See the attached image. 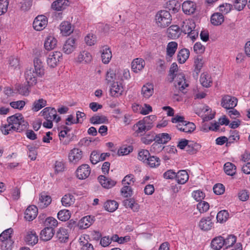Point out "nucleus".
Wrapping results in <instances>:
<instances>
[{
    "label": "nucleus",
    "instance_id": "obj_1",
    "mask_svg": "<svg viewBox=\"0 0 250 250\" xmlns=\"http://www.w3.org/2000/svg\"><path fill=\"white\" fill-rule=\"evenodd\" d=\"M44 75V69L41 60L34 59V68H27L24 72V78L28 86H34L38 83V79Z\"/></svg>",
    "mask_w": 250,
    "mask_h": 250
},
{
    "label": "nucleus",
    "instance_id": "obj_2",
    "mask_svg": "<svg viewBox=\"0 0 250 250\" xmlns=\"http://www.w3.org/2000/svg\"><path fill=\"white\" fill-rule=\"evenodd\" d=\"M172 21V17L169 12L161 10L155 15V21L157 26L161 28L168 26Z\"/></svg>",
    "mask_w": 250,
    "mask_h": 250
},
{
    "label": "nucleus",
    "instance_id": "obj_3",
    "mask_svg": "<svg viewBox=\"0 0 250 250\" xmlns=\"http://www.w3.org/2000/svg\"><path fill=\"white\" fill-rule=\"evenodd\" d=\"M7 122L14 126L16 131L19 132L25 130L28 126V123L24 120L22 115L19 113L8 117Z\"/></svg>",
    "mask_w": 250,
    "mask_h": 250
},
{
    "label": "nucleus",
    "instance_id": "obj_4",
    "mask_svg": "<svg viewBox=\"0 0 250 250\" xmlns=\"http://www.w3.org/2000/svg\"><path fill=\"white\" fill-rule=\"evenodd\" d=\"M62 53L60 51L51 52L47 57L46 62L47 65L50 68L56 67L62 60Z\"/></svg>",
    "mask_w": 250,
    "mask_h": 250
},
{
    "label": "nucleus",
    "instance_id": "obj_5",
    "mask_svg": "<svg viewBox=\"0 0 250 250\" xmlns=\"http://www.w3.org/2000/svg\"><path fill=\"white\" fill-rule=\"evenodd\" d=\"M177 146L181 149L186 147L187 151L192 154L196 153L201 147L199 144L189 142L186 139L180 141Z\"/></svg>",
    "mask_w": 250,
    "mask_h": 250
},
{
    "label": "nucleus",
    "instance_id": "obj_6",
    "mask_svg": "<svg viewBox=\"0 0 250 250\" xmlns=\"http://www.w3.org/2000/svg\"><path fill=\"white\" fill-rule=\"evenodd\" d=\"M41 113L45 120H51L56 123H58L61 120L60 117L58 116L57 111L54 108L45 107L41 111Z\"/></svg>",
    "mask_w": 250,
    "mask_h": 250
},
{
    "label": "nucleus",
    "instance_id": "obj_7",
    "mask_svg": "<svg viewBox=\"0 0 250 250\" xmlns=\"http://www.w3.org/2000/svg\"><path fill=\"white\" fill-rule=\"evenodd\" d=\"M174 84L175 88L178 89L180 91L183 90L188 86L185 75L182 73H179L175 77Z\"/></svg>",
    "mask_w": 250,
    "mask_h": 250
},
{
    "label": "nucleus",
    "instance_id": "obj_8",
    "mask_svg": "<svg viewBox=\"0 0 250 250\" xmlns=\"http://www.w3.org/2000/svg\"><path fill=\"white\" fill-rule=\"evenodd\" d=\"M47 21V19L45 16L39 15L35 19L33 26L36 30L41 31L46 26Z\"/></svg>",
    "mask_w": 250,
    "mask_h": 250
},
{
    "label": "nucleus",
    "instance_id": "obj_9",
    "mask_svg": "<svg viewBox=\"0 0 250 250\" xmlns=\"http://www.w3.org/2000/svg\"><path fill=\"white\" fill-rule=\"evenodd\" d=\"M237 104V99L229 95H226L222 99L221 105L226 109H231L235 107Z\"/></svg>",
    "mask_w": 250,
    "mask_h": 250
},
{
    "label": "nucleus",
    "instance_id": "obj_10",
    "mask_svg": "<svg viewBox=\"0 0 250 250\" xmlns=\"http://www.w3.org/2000/svg\"><path fill=\"white\" fill-rule=\"evenodd\" d=\"M76 39L70 37L65 41L62 47V51L66 54H70L76 49Z\"/></svg>",
    "mask_w": 250,
    "mask_h": 250
},
{
    "label": "nucleus",
    "instance_id": "obj_11",
    "mask_svg": "<svg viewBox=\"0 0 250 250\" xmlns=\"http://www.w3.org/2000/svg\"><path fill=\"white\" fill-rule=\"evenodd\" d=\"M90 172V167L87 164H83L76 170L77 177L79 179H85L89 176Z\"/></svg>",
    "mask_w": 250,
    "mask_h": 250
},
{
    "label": "nucleus",
    "instance_id": "obj_12",
    "mask_svg": "<svg viewBox=\"0 0 250 250\" xmlns=\"http://www.w3.org/2000/svg\"><path fill=\"white\" fill-rule=\"evenodd\" d=\"M176 126L180 131L187 133H192L196 128V125L194 123L187 121L183 122L182 124L177 125Z\"/></svg>",
    "mask_w": 250,
    "mask_h": 250
},
{
    "label": "nucleus",
    "instance_id": "obj_13",
    "mask_svg": "<svg viewBox=\"0 0 250 250\" xmlns=\"http://www.w3.org/2000/svg\"><path fill=\"white\" fill-rule=\"evenodd\" d=\"M124 87L122 83L114 82L111 85L110 93L111 96L118 97L123 94Z\"/></svg>",
    "mask_w": 250,
    "mask_h": 250
},
{
    "label": "nucleus",
    "instance_id": "obj_14",
    "mask_svg": "<svg viewBox=\"0 0 250 250\" xmlns=\"http://www.w3.org/2000/svg\"><path fill=\"white\" fill-rule=\"evenodd\" d=\"M77 62L81 63H88L92 60L91 53L86 50L81 51L76 58Z\"/></svg>",
    "mask_w": 250,
    "mask_h": 250
},
{
    "label": "nucleus",
    "instance_id": "obj_15",
    "mask_svg": "<svg viewBox=\"0 0 250 250\" xmlns=\"http://www.w3.org/2000/svg\"><path fill=\"white\" fill-rule=\"evenodd\" d=\"M71 129L66 125L62 127V129L59 133V136L61 143L63 145H67L70 143V140L68 132Z\"/></svg>",
    "mask_w": 250,
    "mask_h": 250
},
{
    "label": "nucleus",
    "instance_id": "obj_16",
    "mask_svg": "<svg viewBox=\"0 0 250 250\" xmlns=\"http://www.w3.org/2000/svg\"><path fill=\"white\" fill-rule=\"evenodd\" d=\"M196 9V4L192 1L187 0L182 4V10L187 15L193 14Z\"/></svg>",
    "mask_w": 250,
    "mask_h": 250
},
{
    "label": "nucleus",
    "instance_id": "obj_17",
    "mask_svg": "<svg viewBox=\"0 0 250 250\" xmlns=\"http://www.w3.org/2000/svg\"><path fill=\"white\" fill-rule=\"evenodd\" d=\"M170 140V137L168 134L166 133H160L155 137V140L156 142L153 144L152 146L153 148L159 147L160 144H164L168 142Z\"/></svg>",
    "mask_w": 250,
    "mask_h": 250
},
{
    "label": "nucleus",
    "instance_id": "obj_18",
    "mask_svg": "<svg viewBox=\"0 0 250 250\" xmlns=\"http://www.w3.org/2000/svg\"><path fill=\"white\" fill-rule=\"evenodd\" d=\"M55 230L52 227H45L40 233L41 239L44 241L50 240L54 236Z\"/></svg>",
    "mask_w": 250,
    "mask_h": 250
},
{
    "label": "nucleus",
    "instance_id": "obj_19",
    "mask_svg": "<svg viewBox=\"0 0 250 250\" xmlns=\"http://www.w3.org/2000/svg\"><path fill=\"white\" fill-rule=\"evenodd\" d=\"M38 214V208L34 205L29 206L25 211V219L28 221H32Z\"/></svg>",
    "mask_w": 250,
    "mask_h": 250
},
{
    "label": "nucleus",
    "instance_id": "obj_20",
    "mask_svg": "<svg viewBox=\"0 0 250 250\" xmlns=\"http://www.w3.org/2000/svg\"><path fill=\"white\" fill-rule=\"evenodd\" d=\"M83 152L78 148H73L68 155V159L70 162L76 163L82 158Z\"/></svg>",
    "mask_w": 250,
    "mask_h": 250
},
{
    "label": "nucleus",
    "instance_id": "obj_21",
    "mask_svg": "<svg viewBox=\"0 0 250 250\" xmlns=\"http://www.w3.org/2000/svg\"><path fill=\"white\" fill-rule=\"evenodd\" d=\"M154 93V85L152 83H147L142 87L141 94L144 98L149 99Z\"/></svg>",
    "mask_w": 250,
    "mask_h": 250
},
{
    "label": "nucleus",
    "instance_id": "obj_22",
    "mask_svg": "<svg viewBox=\"0 0 250 250\" xmlns=\"http://www.w3.org/2000/svg\"><path fill=\"white\" fill-rule=\"evenodd\" d=\"M195 27V23L192 20H186L181 24V31L185 34L189 33V32H191Z\"/></svg>",
    "mask_w": 250,
    "mask_h": 250
},
{
    "label": "nucleus",
    "instance_id": "obj_23",
    "mask_svg": "<svg viewBox=\"0 0 250 250\" xmlns=\"http://www.w3.org/2000/svg\"><path fill=\"white\" fill-rule=\"evenodd\" d=\"M133 128L137 133L144 134L151 129V126L147 125L143 121L140 120L133 126Z\"/></svg>",
    "mask_w": 250,
    "mask_h": 250
},
{
    "label": "nucleus",
    "instance_id": "obj_24",
    "mask_svg": "<svg viewBox=\"0 0 250 250\" xmlns=\"http://www.w3.org/2000/svg\"><path fill=\"white\" fill-rule=\"evenodd\" d=\"M52 201L51 196L46 195L44 193H42L40 195L39 201L38 205L41 208H44L49 206Z\"/></svg>",
    "mask_w": 250,
    "mask_h": 250
},
{
    "label": "nucleus",
    "instance_id": "obj_25",
    "mask_svg": "<svg viewBox=\"0 0 250 250\" xmlns=\"http://www.w3.org/2000/svg\"><path fill=\"white\" fill-rule=\"evenodd\" d=\"M98 179L103 187L107 189L112 188L116 183L115 181L106 178L104 175L99 176Z\"/></svg>",
    "mask_w": 250,
    "mask_h": 250
},
{
    "label": "nucleus",
    "instance_id": "obj_26",
    "mask_svg": "<svg viewBox=\"0 0 250 250\" xmlns=\"http://www.w3.org/2000/svg\"><path fill=\"white\" fill-rule=\"evenodd\" d=\"M145 66V62L142 58L134 59L131 63V68L135 73H138L141 71Z\"/></svg>",
    "mask_w": 250,
    "mask_h": 250
},
{
    "label": "nucleus",
    "instance_id": "obj_27",
    "mask_svg": "<svg viewBox=\"0 0 250 250\" xmlns=\"http://www.w3.org/2000/svg\"><path fill=\"white\" fill-rule=\"evenodd\" d=\"M102 62L104 64L109 62L112 58V53L110 49L107 46H104L101 50Z\"/></svg>",
    "mask_w": 250,
    "mask_h": 250
},
{
    "label": "nucleus",
    "instance_id": "obj_28",
    "mask_svg": "<svg viewBox=\"0 0 250 250\" xmlns=\"http://www.w3.org/2000/svg\"><path fill=\"white\" fill-rule=\"evenodd\" d=\"M57 44V39L54 37L50 35L46 37L44 42V46L46 50L50 51L56 47Z\"/></svg>",
    "mask_w": 250,
    "mask_h": 250
},
{
    "label": "nucleus",
    "instance_id": "obj_29",
    "mask_svg": "<svg viewBox=\"0 0 250 250\" xmlns=\"http://www.w3.org/2000/svg\"><path fill=\"white\" fill-rule=\"evenodd\" d=\"M213 223L209 217L203 218L199 223V227L203 230H210L213 227Z\"/></svg>",
    "mask_w": 250,
    "mask_h": 250
},
{
    "label": "nucleus",
    "instance_id": "obj_30",
    "mask_svg": "<svg viewBox=\"0 0 250 250\" xmlns=\"http://www.w3.org/2000/svg\"><path fill=\"white\" fill-rule=\"evenodd\" d=\"M61 32L62 35L69 36L73 31L71 24L68 21H63L60 25Z\"/></svg>",
    "mask_w": 250,
    "mask_h": 250
},
{
    "label": "nucleus",
    "instance_id": "obj_31",
    "mask_svg": "<svg viewBox=\"0 0 250 250\" xmlns=\"http://www.w3.org/2000/svg\"><path fill=\"white\" fill-rule=\"evenodd\" d=\"M178 47L175 42H171L167 44V60L170 61L171 58L174 55Z\"/></svg>",
    "mask_w": 250,
    "mask_h": 250
},
{
    "label": "nucleus",
    "instance_id": "obj_32",
    "mask_svg": "<svg viewBox=\"0 0 250 250\" xmlns=\"http://www.w3.org/2000/svg\"><path fill=\"white\" fill-rule=\"evenodd\" d=\"M68 5V0H57L54 1L52 4V8L56 11H62Z\"/></svg>",
    "mask_w": 250,
    "mask_h": 250
},
{
    "label": "nucleus",
    "instance_id": "obj_33",
    "mask_svg": "<svg viewBox=\"0 0 250 250\" xmlns=\"http://www.w3.org/2000/svg\"><path fill=\"white\" fill-rule=\"evenodd\" d=\"M180 35V29L178 25H173L167 29L168 37L172 39L178 38Z\"/></svg>",
    "mask_w": 250,
    "mask_h": 250
},
{
    "label": "nucleus",
    "instance_id": "obj_34",
    "mask_svg": "<svg viewBox=\"0 0 250 250\" xmlns=\"http://www.w3.org/2000/svg\"><path fill=\"white\" fill-rule=\"evenodd\" d=\"M9 69L14 70L19 69L21 67L20 61L18 57L11 56L8 59Z\"/></svg>",
    "mask_w": 250,
    "mask_h": 250
},
{
    "label": "nucleus",
    "instance_id": "obj_35",
    "mask_svg": "<svg viewBox=\"0 0 250 250\" xmlns=\"http://www.w3.org/2000/svg\"><path fill=\"white\" fill-rule=\"evenodd\" d=\"M211 246L215 250L221 249L222 247H224V238L220 236L215 237L211 241Z\"/></svg>",
    "mask_w": 250,
    "mask_h": 250
},
{
    "label": "nucleus",
    "instance_id": "obj_36",
    "mask_svg": "<svg viewBox=\"0 0 250 250\" xmlns=\"http://www.w3.org/2000/svg\"><path fill=\"white\" fill-rule=\"evenodd\" d=\"M180 7V4L176 0H170L166 4V8L173 13H177Z\"/></svg>",
    "mask_w": 250,
    "mask_h": 250
},
{
    "label": "nucleus",
    "instance_id": "obj_37",
    "mask_svg": "<svg viewBox=\"0 0 250 250\" xmlns=\"http://www.w3.org/2000/svg\"><path fill=\"white\" fill-rule=\"evenodd\" d=\"M25 240L28 245H34L38 242V236L35 231H31L27 234Z\"/></svg>",
    "mask_w": 250,
    "mask_h": 250
},
{
    "label": "nucleus",
    "instance_id": "obj_38",
    "mask_svg": "<svg viewBox=\"0 0 250 250\" xmlns=\"http://www.w3.org/2000/svg\"><path fill=\"white\" fill-rule=\"evenodd\" d=\"M47 104L46 101L42 98L35 100L32 104L31 109L34 112H37L45 107Z\"/></svg>",
    "mask_w": 250,
    "mask_h": 250
},
{
    "label": "nucleus",
    "instance_id": "obj_39",
    "mask_svg": "<svg viewBox=\"0 0 250 250\" xmlns=\"http://www.w3.org/2000/svg\"><path fill=\"white\" fill-rule=\"evenodd\" d=\"M200 81L202 85L206 87L210 86L212 82L211 76L207 72H204L201 74Z\"/></svg>",
    "mask_w": 250,
    "mask_h": 250
},
{
    "label": "nucleus",
    "instance_id": "obj_40",
    "mask_svg": "<svg viewBox=\"0 0 250 250\" xmlns=\"http://www.w3.org/2000/svg\"><path fill=\"white\" fill-rule=\"evenodd\" d=\"M176 178L179 184H184L188 180L189 176L185 170H182L176 174Z\"/></svg>",
    "mask_w": 250,
    "mask_h": 250
},
{
    "label": "nucleus",
    "instance_id": "obj_41",
    "mask_svg": "<svg viewBox=\"0 0 250 250\" xmlns=\"http://www.w3.org/2000/svg\"><path fill=\"white\" fill-rule=\"evenodd\" d=\"M224 21V16L220 13H215L211 17V23L214 25H219L221 24Z\"/></svg>",
    "mask_w": 250,
    "mask_h": 250
},
{
    "label": "nucleus",
    "instance_id": "obj_42",
    "mask_svg": "<svg viewBox=\"0 0 250 250\" xmlns=\"http://www.w3.org/2000/svg\"><path fill=\"white\" fill-rule=\"evenodd\" d=\"M189 56V51L188 49H182L177 54V60L180 63H184L188 58Z\"/></svg>",
    "mask_w": 250,
    "mask_h": 250
},
{
    "label": "nucleus",
    "instance_id": "obj_43",
    "mask_svg": "<svg viewBox=\"0 0 250 250\" xmlns=\"http://www.w3.org/2000/svg\"><path fill=\"white\" fill-rule=\"evenodd\" d=\"M178 65L176 62H173L169 69V73L167 77V80L170 83L173 82L176 75L178 74Z\"/></svg>",
    "mask_w": 250,
    "mask_h": 250
},
{
    "label": "nucleus",
    "instance_id": "obj_44",
    "mask_svg": "<svg viewBox=\"0 0 250 250\" xmlns=\"http://www.w3.org/2000/svg\"><path fill=\"white\" fill-rule=\"evenodd\" d=\"M225 172L228 175L233 176L236 172V167L232 163L227 162L224 166Z\"/></svg>",
    "mask_w": 250,
    "mask_h": 250
},
{
    "label": "nucleus",
    "instance_id": "obj_45",
    "mask_svg": "<svg viewBox=\"0 0 250 250\" xmlns=\"http://www.w3.org/2000/svg\"><path fill=\"white\" fill-rule=\"evenodd\" d=\"M79 241L81 246V250H94L92 245L88 242L85 237L81 236L79 239Z\"/></svg>",
    "mask_w": 250,
    "mask_h": 250
},
{
    "label": "nucleus",
    "instance_id": "obj_46",
    "mask_svg": "<svg viewBox=\"0 0 250 250\" xmlns=\"http://www.w3.org/2000/svg\"><path fill=\"white\" fill-rule=\"evenodd\" d=\"M61 202L63 206L69 207L75 202V198L71 194H66L62 198Z\"/></svg>",
    "mask_w": 250,
    "mask_h": 250
},
{
    "label": "nucleus",
    "instance_id": "obj_47",
    "mask_svg": "<svg viewBox=\"0 0 250 250\" xmlns=\"http://www.w3.org/2000/svg\"><path fill=\"white\" fill-rule=\"evenodd\" d=\"M0 130L4 135H8L12 133L14 131H16L15 127L9 123L2 124L0 126Z\"/></svg>",
    "mask_w": 250,
    "mask_h": 250
},
{
    "label": "nucleus",
    "instance_id": "obj_48",
    "mask_svg": "<svg viewBox=\"0 0 250 250\" xmlns=\"http://www.w3.org/2000/svg\"><path fill=\"white\" fill-rule=\"evenodd\" d=\"M118 207V203L115 200H108L104 204L105 209L109 212H113Z\"/></svg>",
    "mask_w": 250,
    "mask_h": 250
},
{
    "label": "nucleus",
    "instance_id": "obj_49",
    "mask_svg": "<svg viewBox=\"0 0 250 250\" xmlns=\"http://www.w3.org/2000/svg\"><path fill=\"white\" fill-rule=\"evenodd\" d=\"M30 86H28V83L27 84H19L16 86V90L19 94L27 96L30 93L29 87Z\"/></svg>",
    "mask_w": 250,
    "mask_h": 250
},
{
    "label": "nucleus",
    "instance_id": "obj_50",
    "mask_svg": "<svg viewBox=\"0 0 250 250\" xmlns=\"http://www.w3.org/2000/svg\"><path fill=\"white\" fill-rule=\"evenodd\" d=\"M94 217L91 216L83 217L80 221V226L82 228L86 229L90 226L93 223Z\"/></svg>",
    "mask_w": 250,
    "mask_h": 250
},
{
    "label": "nucleus",
    "instance_id": "obj_51",
    "mask_svg": "<svg viewBox=\"0 0 250 250\" xmlns=\"http://www.w3.org/2000/svg\"><path fill=\"white\" fill-rule=\"evenodd\" d=\"M124 205L126 208H130L133 211H138L139 205L131 199H126L124 201Z\"/></svg>",
    "mask_w": 250,
    "mask_h": 250
},
{
    "label": "nucleus",
    "instance_id": "obj_52",
    "mask_svg": "<svg viewBox=\"0 0 250 250\" xmlns=\"http://www.w3.org/2000/svg\"><path fill=\"white\" fill-rule=\"evenodd\" d=\"M57 237L61 242H65L69 237L67 230L63 228H60L57 233Z\"/></svg>",
    "mask_w": 250,
    "mask_h": 250
},
{
    "label": "nucleus",
    "instance_id": "obj_53",
    "mask_svg": "<svg viewBox=\"0 0 250 250\" xmlns=\"http://www.w3.org/2000/svg\"><path fill=\"white\" fill-rule=\"evenodd\" d=\"M57 217L62 221H66L70 218L71 213L67 209H62L58 212Z\"/></svg>",
    "mask_w": 250,
    "mask_h": 250
},
{
    "label": "nucleus",
    "instance_id": "obj_54",
    "mask_svg": "<svg viewBox=\"0 0 250 250\" xmlns=\"http://www.w3.org/2000/svg\"><path fill=\"white\" fill-rule=\"evenodd\" d=\"M26 147L28 157L31 160H35L37 155V147L34 145H27Z\"/></svg>",
    "mask_w": 250,
    "mask_h": 250
},
{
    "label": "nucleus",
    "instance_id": "obj_55",
    "mask_svg": "<svg viewBox=\"0 0 250 250\" xmlns=\"http://www.w3.org/2000/svg\"><path fill=\"white\" fill-rule=\"evenodd\" d=\"M13 230L12 228H9L4 230L0 234V241L11 240Z\"/></svg>",
    "mask_w": 250,
    "mask_h": 250
},
{
    "label": "nucleus",
    "instance_id": "obj_56",
    "mask_svg": "<svg viewBox=\"0 0 250 250\" xmlns=\"http://www.w3.org/2000/svg\"><path fill=\"white\" fill-rule=\"evenodd\" d=\"M146 164L148 165L151 167H158L160 164V159L156 156H149Z\"/></svg>",
    "mask_w": 250,
    "mask_h": 250
},
{
    "label": "nucleus",
    "instance_id": "obj_57",
    "mask_svg": "<svg viewBox=\"0 0 250 250\" xmlns=\"http://www.w3.org/2000/svg\"><path fill=\"white\" fill-rule=\"evenodd\" d=\"M229 214L227 210H223L219 211L216 216V219L220 223L226 222L229 218Z\"/></svg>",
    "mask_w": 250,
    "mask_h": 250
},
{
    "label": "nucleus",
    "instance_id": "obj_58",
    "mask_svg": "<svg viewBox=\"0 0 250 250\" xmlns=\"http://www.w3.org/2000/svg\"><path fill=\"white\" fill-rule=\"evenodd\" d=\"M236 241V237L233 235H229L226 239H224V247L228 249L235 244Z\"/></svg>",
    "mask_w": 250,
    "mask_h": 250
},
{
    "label": "nucleus",
    "instance_id": "obj_59",
    "mask_svg": "<svg viewBox=\"0 0 250 250\" xmlns=\"http://www.w3.org/2000/svg\"><path fill=\"white\" fill-rule=\"evenodd\" d=\"M194 71L197 74L200 72V70L203 67L204 64V61L201 57H197L194 60Z\"/></svg>",
    "mask_w": 250,
    "mask_h": 250
},
{
    "label": "nucleus",
    "instance_id": "obj_60",
    "mask_svg": "<svg viewBox=\"0 0 250 250\" xmlns=\"http://www.w3.org/2000/svg\"><path fill=\"white\" fill-rule=\"evenodd\" d=\"M107 121V119L104 116H94L90 119V122L92 124H100L104 123Z\"/></svg>",
    "mask_w": 250,
    "mask_h": 250
},
{
    "label": "nucleus",
    "instance_id": "obj_61",
    "mask_svg": "<svg viewBox=\"0 0 250 250\" xmlns=\"http://www.w3.org/2000/svg\"><path fill=\"white\" fill-rule=\"evenodd\" d=\"M149 156L150 153L147 150L142 149L139 152L138 158L139 160L146 163Z\"/></svg>",
    "mask_w": 250,
    "mask_h": 250
},
{
    "label": "nucleus",
    "instance_id": "obj_62",
    "mask_svg": "<svg viewBox=\"0 0 250 250\" xmlns=\"http://www.w3.org/2000/svg\"><path fill=\"white\" fill-rule=\"evenodd\" d=\"M44 225L46 227H56L58 226V221L52 217H48L44 221Z\"/></svg>",
    "mask_w": 250,
    "mask_h": 250
},
{
    "label": "nucleus",
    "instance_id": "obj_63",
    "mask_svg": "<svg viewBox=\"0 0 250 250\" xmlns=\"http://www.w3.org/2000/svg\"><path fill=\"white\" fill-rule=\"evenodd\" d=\"M197 208L200 213L207 211L209 208V204L205 201H201L197 205Z\"/></svg>",
    "mask_w": 250,
    "mask_h": 250
},
{
    "label": "nucleus",
    "instance_id": "obj_64",
    "mask_svg": "<svg viewBox=\"0 0 250 250\" xmlns=\"http://www.w3.org/2000/svg\"><path fill=\"white\" fill-rule=\"evenodd\" d=\"M85 42L88 45L92 46L96 42V37L93 34H88L85 37Z\"/></svg>",
    "mask_w": 250,
    "mask_h": 250
}]
</instances>
